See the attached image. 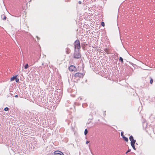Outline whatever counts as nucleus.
<instances>
[{
	"label": "nucleus",
	"mask_w": 155,
	"mask_h": 155,
	"mask_svg": "<svg viewBox=\"0 0 155 155\" xmlns=\"http://www.w3.org/2000/svg\"><path fill=\"white\" fill-rule=\"evenodd\" d=\"M129 140L131 141L130 144L134 150H136L134 146V144L136 142V140L134 139V137L132 135L130 136Z\"/></svg>",
	"instance_id": "f257e3e1"
},
{
	"label": "nucleus",
	"mask_w": 155,
	"mask_h": 155,
	"mask_svg": "<svg viewBox=\"0 0 155 155\" xmlns=\"http://www.w3.org/2000/svg\"><path fill=\"white\" fill-rule=\"evenodd\" d=\"M75 50L77 48L78 50L81 48L80 42L78 40L75 41L74 43Z\"/></svg>",
	"instance_id": "f03ea898"
},
{
	"label": "nucleus",
	"mask_w": 155,
	"mask_h": 155,
	"mask_svg": "<svg viewBox=\"0 0 155 155\" xmlns=\"http://www.w3.org/2000/svg\"><path fill=\"white\" fill-rule=\"evenodd\" d=\"M74 55V58H79L81 57V55L79 50L77 51L76 50H75Z\"/></svg>",
	"instance_id": "7ed1b4c3"
},
{
	"label": "nucleus",
	"mask_w": 155,
	"mask_h": 155,
	"mask_svg": "<svg viewBox=\"0 0 155 155\" xmlns=\"http://www.w3.org/2000/svg\"><path fill=\"white\" fill-rule=\"evenodd\" d=\"M69 70L71 71H75L77 70V68L75 66L72 65L70 66L69 68Z\"/></svg>",
	"instance_id": "20e7f679"
},
{
	"label": "nucleus",
	"mask_w": 155,
	"mask_h": 155,
	"mask_svg": "<svg viewBox=\"0 0 155 155\" xmlns=\"http://www.w3.org/2000/svg\"><path fill=\"white\" fill-rule=\"evenodd\" d=\"M82 75V74L80 73H77L74 74V77H75L80 78Z\"/></svg>",
	"instance_id": "39448f33"
},
{
	"label": "nucleus",
	"mask_w": 155,
	"mask_h": 155,
	"mask_svg": "<svg viewBox=\"0 0 155 155\" xmlns=\"http://www.w3.org/2000/svg\"><path fill=\"white\" fill-rule=\"evenodd\" d=\"M60 152V151L59 150L55 151L54 153V154H59Z\"/></svg>",
	"instance_id": "423d86ee"
},
{
	"label": "nucleus",
	"mask_w": 155,
	"mask_h": 155,
	"mask_svg": "<svg viewBox=\"0 0 155 155\" xmlns=\"http://www.w3.org/2000/svg\"><path fill=\"white\" fill-rule=\"evenodd\" d=\"M123 139H124V140H125L126 142H127L128 141V140L127 138L125 137V136H123Z\"/></svg>",
	"instance_id": "0eeeda50"
},
{
	"label": "nucleus",
	"mask_w": 155,
	"mask_h": 155,
	"mask_svg": "<svg viewBox=\"0 0 155 155\" xmlns=\"http://www.w3.org/2000/svg\"><path fill=\"white\" fill-rule=\"evenodd\" d=\"M16 77V76H15L11 78V79H10L11 81H13L15 79Z\"/></svg>",
	"instance_id": "6e6552de"
},
{
	"label": "nucleus",
	"mask_w": 155,
	"mask_h": 155,
	"mask_svg": "<svg viewBox=\"0 0 155 155\" xmlns=\"http://www.w3.org/2000/svg\"><path fill=\"white\" fill-rule=\"evenodd\" d=\"M2 18L4 20H5L6 18V17L4 15H2Z\"/></svg>",
	"instance_id": "1a4fd4ad"
},
{
	"label": "nucleus",
	"mask_w": 155,
	"mask_h": 155,
	"mask_svg": "<svg viewBox=\"0 0 155 155\" xmlns=\"http://www.w3.org/2000/svg\"><path fill=\"white\" fill-rule=\"evenodd\" d=\"M28 67V64H26L24 66V68L25 69H27Z\"/></svg>",
	"instance_id": "9d476101"
},
{
	"label": "nucleus",
	"mask_w": 155,
	"mask_h": 155,
	"mask_svg": "<svg viewBox=\"0 0 155 155\" xmlns=\"http://www.w3.org/2000/svg\"><path fill=\"white\" fill-rule=\"evenodd\" d=\"M87 133H88L87 130V129H85L84 130V134L85 135H86L87 134Z\"/></svg>",
	"instance_id": "9b49d317"
},
{
	"label": "nucleus",
	"mask_w": 155,
	"mask_h": 155,
	"mask_svg": "<svg viewBox=\"0 0 155 155\" xmlns=\"http://www.w3.org/2000/svg\"><path fill=\"white\" fill-rule=\"evenodd\" d=\"M119 60L120 61H121L122 62H123V59L121 57H120V58H119Z\"/></svg>",
	"instance_id": "f8f14e48"
},
{
	"label": "nucleus",
	"mask_w": 155,
	"mask_h": 155,
	"mask_svg": "<svg viewBox=\"0 0 155 155\" xmlns=\"http://www.w3.org/2000/svg\"><path fill=\"white\" fill-rule=\"evenodd\" d=\"M8 110V108L7 107H6L4 109V110L5 111H7Z\"/></svg>",
	"instance_id": "ddd939ff"
},
{
	"label": "nucleus",
	"mask_w": 155,
	"mask_h": 155,
	"mask_svg": "<svg viewBox=\"0 0 155 155\" xmlns=\"http://www.w3.org/2000/svg\"><path fill=\"white\" fill-rule=\"evenodd\" d=\"M129 63L130 64H131V65H132L134 67V66L136 65L135 64H133V63L131 62H129Z\"/></svg>",
	"instance_id": "4468645a"
},
{
	"label": "nucleus",
	"mask_w": 155,
	"mask_h": 155,
	"mask_svg": "<svg viewBox=\"0 0 155 155\" xmlns=\"http://www.w3.org/2000/svg\"><path fill=\"white\" fill-rule=\"evenodd\" d=\"M15 81L16 82H18L19 81V79L17 78H16H16L15 79Z\"/></svg>",
	"instance_id": "2eb2a0df"
},
{
	"label": "nucleus",
	"mask_w": 155,
	"mask_h": 155,
	"mask_svg": "<svg viewBox=\"0 0 155 155\" xmlns=\"http://www.w3.org/2000/svg\"><path fill=\"white\" fill-rule=\"evenodd\" d=\"M121 135L122 137V138L123 136H124V133L123 132H121Z\"/></svg>",
	"instance_id": "dca6fc26"
},
{
	"label": "nucleus",
	"mask_w": 155,
	"mask_h": 155,
	"mask_svg": "<svg viewBox=\"0 0 155 155\" xmlns=\"http://www.w3.org/2000/svg\"><path fill=\"white\" fill-rule=\"evenodd\" d=\"M101 25L103 26H104V22H102L101 23Z\"/></svg>",
	"instance_id": "f3484780"
},
{
	"label": "nucleus",
	"mask_w": 155,
	"mask_h": 155,
	"mask_svg": "<svg viewBox=\"0 0 155 155\" xmlns=\"http://www.w3.org/2000/svg\"><path fill=\"white\" fill-rule=\"evenodd\" d=\"M153 80L152 79H151L150 81V83L152 84L153 83Z\"/></svg>",
	"instance_id": "a211bd4d"
},
{
	"label": "nucleus",
	"mask_w": 155,
	"mask_h": 155,
	"mask_svg": "<svg viewBox=\"0 0 155 155\" xmlns=\"http://www.w3.org/2000/svg\"><path fill=\"white\" fill-rule=\"evenodd\" d=\"M59 153H60L59 154L60 155H64V154H63V153L61 151H60Z\"/></svg>",
	"instance_id": "6ab92c4d"
},
{
	"label": "nucleus",
	"mask_w": 155,
	"mask_h": 155,
	"mask_svg": "<svg viewBox=\"0 0 155 155\" xmlns=\"http://www.w3.org/2000/svg\"><path fill=\"white\" fill-rule=\"evenodd\" d=\"M78 3L79 4H81V1H79L78 2Z\"/></svg>",
	"instance_id": "aec40b11"
},
{
	"label": "nucleus",
	"mask_w": 155,
	"mask_h": 155,
	"mask_svg": "<svg viewBox=\"0 0 155 155\" xmlns=\"http://www.w3.org/2000/svg\"><path fill=\"white\" fill-rule=\"evenodd\" d=\"M89 143V142L88 141H87L86 142V143L87 144H88V143Z\"/></svg>",
	"instance_id": "412c9836"
},
{
	"label": "nucleus",
	"mask_w": 155,
	"mask_h": 155,
	"mask_svg": "<svg viewBox=\"0 0 155 155\" xmlns=\"http://www.w3.org/2000/svg\"><path fill=\"white\" fill-rule=\"evenodd\" d=\"M129 152L131 151V150L130 149H129L127 150Z\"/></svg>",
	"instance_id": "4be33fe9"
},
{
	"label": "nucleus",
	"mask_w": 155,
	"mask_h": 155,
	"mask_svg": "<svg viewBox=\"0 0 155 155\" xmlns=\"http://www.w3.org/2000/svg\"><path fill=\"white\" fill-rule=\"evenodd\" d=\"M15 97H18V95H16L15 96Z\"/></svg>",
	"instance_id": "5701e85b"
},
{
	"label": "nucleus",
	"mask_w": 155,
	"mask_h": 155,
	"mask_svg": "<svg viewBox=\"0 0 155 155\" xmlns=\"http://www.w3.org/2000/svg\"><path fill=\"white\" fill-rule=\"evenodd\" d=\"M128 152H129L127 151L126 152V153H127Z\"/></svg>",
	"instance_id": "b1692460"
},
{
	"label": "nucleus",
	"mask_w": 155,
	"mask_h": 155,
	"mask_svg": "<svg viewBox=\"0 0 155 155\" xmlns=\"http://www.w3.org/2000/svg\"><path fill=\"white\" fill-rule=\"evenodd\" d=\"M128 152H129L127 151L126 152V153H127Z\"/></svg>",
	"instance_id": "393cba45"
},
{
	"label": "nucleus",
	"mask_w": 155,
	"mask_h": 155,
	"mask_svg": "<svg viewBox=\"0 0 155 155\" xmlns=\"http://www.w3.org/2000/svg\"><path fill=\"white\" fill-rule=\"evenodd\" d=\"M42 65H44V64H43V63H42Z\"/></svg>",
	"instance_id": "a878e982"
},
{
	"label": "nucleus",
	"mask_w": 155,
	"mask_h": 155,
	"mask_svg": "<svg viewBox=\"0 0 155 155\" xmlns=\"http://www.w3.org/2000/svg\"><path fill=\"white\" fill-rule=\"evenodd\" d=\"M36 37L37 38H38V36H36Z\"/></svg>",
	"instance_id": "bb28decb"
}]
</instances>
